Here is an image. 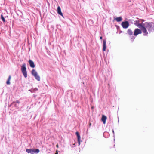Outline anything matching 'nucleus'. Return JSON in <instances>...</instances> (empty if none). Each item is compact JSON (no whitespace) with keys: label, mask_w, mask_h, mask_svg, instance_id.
Instances as JSON below:
<instances>
[{"label":"nucleus","mask_w":154,"mask_h":154,"mask_svg":"<svg viewBox=\"0 0 154 154\" xmlns=\"http://www.w3.org/2000/svg\"><path fill=\"white\" fill-rule=\"evenodd\" d=\"M139 21L136 20L134 21L135 23L134 24L139 28H141V30L143 32V35L144 36H147L148 34V32L146 30V29L144 26V23H140Z\"/></svg>","instance_id":"1"},{"label":"nucleus","mask_w":154,"mask_h":154,"mask_svg":"<svg viewBox=\"0 0 154 154\" xmlns=\"http://www.w3.org/2000/svg\"><path fill=\"white\" fill-rule=\"evenodd\" d=\"M144 26L145 29H147L149 32L154 31V23L146 22L144 23Z\"/></svg>","instance_id":"2"},{"label":"nucleus","mask_w":154,"mask_h":154,"mask_svg":"<svg viewBox=\"0 0 154 154\" xmlns=\"http://www.w3.org/2000/svg\"><path fill=\"white\" fill-rule=\"evenodd\" d=\"M26 151L29 153L34 154V153H38L40 151L38 149H36L35 148L27 149Z\"/></svg>","instance_id":"3"},{"label":"nucleus","mask_w":154,"mask_h":154,"mask_svg":"<svg viewBox=\"0 0 154 154\" xmlns=\"http://www.w3.org/2000/svg\"><path fill=\"white\" fill-rule=\"evenodd\" d=\"M21 70L25 78L27 77V73L26 67V64L24 63L21 67Z\"/></svg>","instance_id":"4"},{"label":"nucleus","mask_w":154,"mask_h":154,"mask_svg":"<svg viewBox=\"0 0 154 154\" xmlns=\"http://www.w3.org/2000/svg\"><path fill=\"white\" fill-rule=\"evenodd\" d=\"M31 73L33 75L35 78L36 79L39 81L40 80L39 76L37 72L35 69H33Z\"/></svg>","instance_id":"5"},{"label":"nucleus","mask_w":154,"mask_h":154,"mask_svg":"<svg viewBox=\"0 0 154 154\" xmlns=\"http://www.w3.org/2000/svg\"><path fill=\"white\" fill-rule=\"evenodd\" d=\"M140 29L137 28L134 29V35L136 36L139 34H141L142 32L141 29V28H140Z\"/></svg>","instance_id":"6"},{"label":"nucleus","mask_w":154,"mask_h":154,"mask_svg":"<svg viewBox=\"0 0 154 154\" xmlns=\"http://www.w3.org/2000/svg\"><path fill=\"white\" fill-rule=\"evenodd\" d=\"M122 25L123 28L127 29L129 26V23L127 21L125 22H123L122 23Z\"/></svg>","instance_id":"7"},{"label":"nucleus","mask_w":154,"mask_h":154,"mask_svg":"<svg viewBox=\"0 0 154 154\" xmlns=\"http://www.w3.org/2000/svg\"><path fill=\"white\" fill-rule=\"evenodd\" d=\"M76 134L77 137V140L78 142L79 145H80V136L79 134V133L78 132H76Z\"/></svg>","instance_id":"8"},{"label":"nucleus","mask_w":154,"mask_h":154,"mask_svg":"<svg viewBox=\"0 0 154 154\" xmlns=\"http://www.w3.org/2000/svg\"><path fill=\"white\" fill-rule=\"evenodd\" d=\"M29 63L30 65V67H31L33 68L35 67L34 62L32 60H29Z\"/></svg>","instance_id":"9"},{"label":"nucleus","mask_w":154,"mask_h":154,"mask_svg":"<svg viewBox=\"0 0 154 154\" xmlns=\"http://www.w3.org/2000/svg\"><path fill=\"white\" fill-rule=\"evenodd\" d=\"M107 119V117L106 116L103 115L101 118V121L103 122V124L106 123V121Z\"/></svg>","instance_id":"10"},{"label":"nucleus","mask_w":154,"mask_h":154,"mask_svg":"<svg viewBox=\"0 0 154 154\" xmlns=\"http://www.w3.org/2000/svg\"><path fill=\"white\" fill-rule=\"evenodd\" d=\"M57 13L60 15L63 16V14L62 12L61 11V8L59 6H58L57 8Z\"/></svg>","instance_id":"11"},{"label":"nucleus","mask_w":154,"mask_h":154,"mask_svg":"<svg viewBox=\"0 0 154 154\" xmlns=\"http://www.w3.org/2000/svg\"><path fill=\"white\" fill-rule=\"evenodd\" d=\"M103 51H106V41L105 40H103Z\"/></svg>","instance_id":"12"},{"label":"nucleus","mask_w":154,"mask_h":154,"mask_svg":"<svg viewBox=\"0 0 154 154\" xmlns=\"http://www.w3.org/2000/svg\"><path fill=\"white\" fill-rule=\"evenodd\" d=\"M127 33L128 35H133V32L132 30L130 29H128L127 31Z\"/></svg>","instance_id":"13"},{"label":"nucleus","mask_w":154,"mask_h":154,"mask_svg":"<svg viewBox=\"0 0 154 154\" xmlns=\"http://www.w3.org/2000/svg\"><path fill=\"white\" fill-rule=\"evenodd\" d=\"M11 76L9 75L8 78V79L7 80V81L6 82V83L8 85H9L10 84V80L11 79Z\"/></svg>","instance_id":"14"},{"label":"nucleus","mask_w":154,"mask_h":154,"mask_svg":"<svg viewBox=\"0 0 154 154\" xmlns=\"http://www.w3.org/2000/svg\"><path fill=\"white\" fill-rule=\"evenodd\" d=\"M115 19L117 22H119L122 20V18L121 17H117Z\"/></svg>","instance_id":"15"},{"label":"nucleus","mask_w":154,"mask_h":154,"mask_svg":"<svg viewBox=\"0 0 154 154\" xmlns=\"http://www.w3.org/2000/svg\"><path fill=\"white\" fill-rule=\"evenodd\" d=\"M1 19L4 22H5V20L2 15H1Z\"/></svg>","instance_id":"16"},{"label":"nucleus","mask_w":154,"mask_h":154,"mask_svg":"<svg viewBox=\"0 0 154 154\" xmlns=\"http://www.w3.org/2000/svg\"><path fill=\"white\" fill-rule=\"evenodd\" d=\"M16 103H20V102L19 101H18V100H17L15 102Z\"/></svg>","instance_id":"17"},{"label":"nucleus","mask_w":154,"mask_h":154,"mask_svg":"<svg viewBox=\"0 0 154 154\" xmlns=\"http://www.w3.org/2000/svg\"><path fill=\"white\" fill-rule=\"evenodd\" d=\"M55 154H58V151L57 150L56 151V153H55Z\"/></svg>","instance_id":"18"},{"label":"nucleus","mask_w":154,"mask_h":154,"mask_svg":"<svg viewBox=\"0 0 154 154\" xmlns=\"http://www.w3.org/2000/svg\"><path fill=\"white\" fill-rule=\"evenodd\" d=\"M58 148L59 147V145L58 144H57L56 146Z\"/></svg>","instance_id":"19"},{"label":"nucleus","mask_w":154,"mask_h":154,"mask_svg":"<svg viewBox=\"0 0 154 154\" xmlns=\"http://www.w3.org/2000/svg\"><path fill=\"white\" fill-rule=\"evenodd\" d=\"M100 39H102V36H100Z\"/></svg>","instance_id":"20"},{"label":"nucleus","mask_w":154,"mask_h":154,"mask_svg":"<svg viewBox=\"0 0 154 154\" xmlns=\"http://www.w3.org/2000/svg\"><path fill=\"white\" fill-rule=\"evenodd\" d=\"M91 123H90V124H89V125L91 126Z\"/></svg>","instance_id":"21"}]
</instances>
